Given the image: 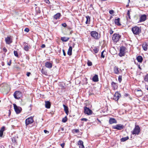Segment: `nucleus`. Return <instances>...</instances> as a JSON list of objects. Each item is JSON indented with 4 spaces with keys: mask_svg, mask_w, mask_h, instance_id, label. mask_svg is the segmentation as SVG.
Returning <instances> with one entry per match:
<instances>
[{
    "mask_svg": "<svg viewBox=\"0 0 148 148\" xmlns=\"http://www.w3.org/2000/svg\"><path fill=\"white\" fill-rule=\"evenodd\" d=\"M129 138L128 136H127L125 137H124L121 138V142H124L127 140H128Z\"/></svg>",
    "mask_w": 148,
    "mask_h": 148,
    "instance_id": "obj_29",
    "label": "nucleus"
},
{
    "mask_svg": "<svg viewBox=\"0 0 148 148\" xmlns=\"http://www.w3.org/2000/svg\"><path fill=\"white\" fill-rule=\"evenodd\" d=\"M136 91L137 92H138V91L141 92L142 91L141 90H138V89L136 90Z\"/></svg>",
    "mask_w": 148,
    "mask_h": 148,
    "instance_id": "obj_57",
    "label": "nucleus"
},
{
    "mask_svg": "<svg viewBox=\"0 0 148 148\" xmlns=\"http://www.w3.org/2000/svg\"><path fill=\"white\" fill-rule=\"evenodd\" d=\"M121 37V35L119 34L115 33L113 34L112 39L114 42H117L119 40Z\"/></svg>",
    "mask_w": 148,
    "mask_h": 148,
    "instance_id": "obj_3",
    "label": "nucleus"
},
{
    "mask_svg": "<svg viewBox=\"0 0 148 148\" xmlns=\"http://www.w3.org/2000/svg\"><path fill=\"white\" fill-rule=\"evenodd\" d=\"M111 85L113 89L114 90L117 88V86L116 83L112 82L111 83Z\"/></svg>",
    "mask_w": 148,
    "mask_h": 148,
    "instance_id": "obj_25",
    "label": "nucleus"
},
{
    "mask_svg": "<svg viewBox=\"0 0 148 148\" xmlns=\"http://www.w3.org/2000/svg\"><path fill=\"white\" fill-rule=\"evenodd\" d=\"M84 113L88 115H90L92 114V111L89 108L85 106L84 107Z\"/></svg>",
    "mask_w": 148,
    "mask_h": 148,
    "instance_id": "obj_8",
    "label": "nucleus"
},
{
    "mask_svg": "<svg viewBox=\"0 0 148 148\" xmlns=\"http://www.w3.org/2000/svg\"><path fill=\"white\" fill-rule=\"evenodd\" d=\"M62 51H63V55H64V56H66V53H65L64 50V49H63L62 50Z\"/></svg>",
    "mask_w": 148,
    "mask_h": 148,
    "instance_id": "obj_48",
    "label": "nucleus"
},
{
    "mask_svg": "<svg viewBox=\"0 0 148 148\" xmlns=\"http://www.w3.org/2000/svg\"><path fill=\"white\" fill-rule=\"evenodd\" d=\"M52 64L49 62H47L45 63V66L49 69H50L52 68Z\"/></svg>",
    "mask_w": 148,
    "mask_h": 148,
    "instance_id": "obj_16",
    "label": "nucleus"
},
{
    "mask_svg": "<svg viewBox=\"0 0 148 148\" xmlns=\"http://www.w3.org/2000/svg\"><path fill=\"white\" fill-rule=\"evenodd\" d=\"M121 96V94L118 92H116L114 95L113 99L115 101H117Z\"/></svg>",
    "mask_w": 148,
    "mask_h": 148,
    "instance_id": "obj_11",
    "label": "nucleus"
},
{
    "mask_svg": "<svg viewBox=\"0 0 148 148\" xmlns=\"http://www.w3.org/2000/svg\"><path fill=\"white\" fill-rule=\"evenodd\" d=\"M79 148H85L83 145V142L82 140H79L77 143Z\"/></svg>",
    "mask_w": 148,
    "mask_h": 148,
    "instance_id": "obj_15",
    "label": "nucleus"
},
{
    "mask_svg": "<svg viewBox=\"0 0 148 148\" xmlns=\"http://www.w3.org/2000/svg\"><path fill=\"white\" fill-rule=\"evenodd\" d=\"M92 80L94 82H98L99 81L98 75L95 74L92 77Z\"/></svg>",
    "mask_w": 148,
    "mask_h": 148,
    "instance_id": "obj_20",
    "label": "nucleus"
},
{
    "mask_svg": "<svg viewBox=\"0 0 148 148\" xmlns=\"http://www.w3.org/2000/svg\"><path fill=\"white\" fill-rule=\"evenodd\" d=\"M14 110L17 114L20 113L22 110V108L20 107L17 106L15 104H13Z\"/></svg>",
    "mask_w": 148,
    "mask_h": 148,
    "instance_id": "obj_10",
    "label": "nucleus"
},
{
    "mask_svg": "<svg viewBox=\"0 0 148 148\" xmlns=\"http://www.w3.org/2000/svg\"><path fill=\"white\" fill-rule=\"evenodd\" d=\"M132 30L134 34L138 35L141 32V30L139 27L135 26L132 28Z\"/></svg>",
    "mask_w": 148,
    "mask_h": 148,
    "instance_id": "obj_2",
    "label": "nucleus"
},
{
    "mask_svg": "<svg viewBox=\"0 0 148 148\" xmlns=\"http://www.w3.org/2000/svg\"><path fill=\"white\" fill-rule=\"evenodd\" d=\"M12 60H10L9 62H8L7 64L8 65L10 66V65L11 63Z\"/></svg>",
    "mask_w": 148,
    "mask_h": 148,
    "instance_id": "obj_45",
    "label": "nucleus"
},
{
    "mask_svg": "<svg viewBox=\"0 0 148 148\" xmlns=\"http://www.w3.org/2000/svg\"><path fill=\"white\" fill-rule=\"evenodd\" d=\"M30 74H31V73L30 72H27L26 75L27 76L29 77V76Z\"/></svg>",
    "mask_w": 148,
    "mask_h": 148,
    "instance_id": "obj_52",
    "label": "nucleus"
},
{
    "mask_svg": "<svg viewBox=\"0 0 148 148\" xmlns=\"http://www.w3.org/2000/svg\"><path fill=\"white\" fill-rule=\"evenodd\" d=\"M72 47L71 46H70L68 49L67 54L69 56H71L72 55Z\"/></svg>",
    "mask_w": 148,
    "mask_h": 148,
    "instance_id": "obj_26",
    "label": "nucleus"
},
{
    "mask_svg": "<svg viewBox=\"0 0 148 148\" xmlns=\"http://www.w3.org/2000/svg\"><path fill=\"white\" fill-rule=\"evenodd\" d=\"M45 1L47 3H50L49 0H45Z\"/></svg>",
    "mask_w": 148,
    "mask_h": 148,
    "instance_id": "obj_49",
    "label": "nucleus"
},
{
    "mask_svg": "<svg viewBox=\"0 0 148 148\" xmlns=\"http://www.w3.org/2000/svg\"><path fill=\"white\" fill-rule=\"evenodd\" d=\"M140 132V128L138 125H136L133 130L132 132V134L133 135H138Z\"/></svg>",
    "mask_w": 148,
    "mask_h": 148,
    "instance_id": "obj_5",
    "label": "nucleus"
},
{
    "mask_svg": "<svg viewBox=\"0 0 148 148\" xmlns=\"http://www.w3.org/2000/svg\"><path fill=\"white\" fill-rule=\"evenodd\" d=\"M69 39V38L65 37H62L61 38V40L63 42H66L68 41Z\"/></svg>",
    "mask_w": 148,
    "mask_h": 148,
    "instance_id": "obj_28",
    "label": "nucleus"
},
{
    "mask_svg": "<svg viewBox=\"0 0 148 148\" xmlns=\"http://www.w3.org/2000/svg\"><path fill=\"white\" fill-rule=\"evenodd\" d=\"M24 49L26 51H28L29 47L27 45H25L24 47Z\"/></svg>",
    "mask_w": 148,
    "mask_h": 148,
    "instance_id": "obj_34",
    "label": "nucleus"
},
{
    "mask_svg": "<svg viewBox=\"0 0 148 148\" xmlns=\"http://www.w3.org/2000/svg\"><path fill=\"white\" fill-rule=\"evenodd\" d=\"M110 33L111 34H112L113 33V31L111 29L110 30Z\"/></svg>",
    "mask_w": 148,
    "mask_h": 148,
    "instance_id": "obj_51",
    "label": "nucleus"
},
{
    "mask_svg": "<svg viewBox=\"0 0 148 148\" xmlns=\"http://www.w3.org/2000/svg\"><path fill=\"white\" fill-rule=\"evenodd\" d=\"M125 96H128V95L127 94H125Z\"/></svg>",
    "mask_w": 148,
    "mask_h": 148,
    "instance_id": "obj_60",
    "label": "nucleus"
},
{
    "mask_svg": "<svg viewBox=\"0 0 148 148\" xmlns=\"http://www.w3.org/2000/svg\"><path fill=\"white\" fill-rule=\"evenodd\" d=\"M64 143L62 144L61 145V146L62 147V148H63L64 147Z\"/></svg>",
    "mask_w": 148,
    "mask_h": 148,
    "instance_id": "obj_56",
    "label": "nucleus"
},
{
    "mask_svg": "<svg viewBox=\"0 0 148 148\" xmlns=\"http://www.w3.org/2000/svg\"><path fill=\"white\" fill-rule=\"evenodd\" d=\"M45 107L47 108H49L51 106V103L48 101H46L45 102Z\"/></svg>",
    "mask_w": 148,
    "mask_h": 148,
    "instance_id": "obj_21",
    "label": "nucleus"
},
{
    "mask_svg": "<svg viewBox=\"0 0 148 148\" xmlns=\"http://www.w3.org/2000/svg\"><path fill=\"white\" fill-rule=\"evenodd\" d=\"M5 127L4 126L2 127L0 130V131L3 132L5 130Z\"/></svg>",
    "mask_w": 148,
    "mask_h": 148,
    "instance_id": "obj_39",
    "label": "nucleus"
},
{
    "mask_svg": "<svg viewBox=\"0 0 148 148\" xmlns=\"http://www.w3.org/2000/svg\"><path fill=\"white\" fill-rule=\"evenodd\" d=\"M101 1H106V0H101Z\"/></svg>",
    "mask_w": 148,
    "mask_h": 148,
    "instance_id": "obj_62",
    "label": "nucleus"
},
{
    "mask_svg": "<svg viewBox=\"0 0 148 148\" xmlns=\"http://www.w3.org/2000/svg\"><path fill=\"white\" fill-rule=\"evenodd\" d=\"M124 128V126L121 124H117L116 125L113 126L112 128L117 129L118 130H121Z\"/></svg>",
    "mask_w": 148,
    "mask_h": 148,
    "instance_id": "obj_9",
    "label": "nucleus"
},
{
    "mask_svg": "<svg viewBox=\"0 0 148 148\" xmlns=\"http://www.w3.org/2000/svg\"><path fill=\"white\" fill-rule=\"evenodd\" d=\"M109 12L110 14H112L114 12V11L113 10H110L109 11Z\"/></svg>",
    "mask_w": 148,
    "mask_h": 148,
    "instance_id": "obj_43",
    "label": "nucleus"
},
{
    "mask_svg": "<svg viewBox=\"0 0 148 148\" xmlns=\"http://www.w3.org/2000/svg\"><path fill=\"white\" fill-rule=\"evenodd\" d=\"M87 64L89 66H91L92 65V63L91 62L88 60L87 62Z\"/></svg>",
    "mask_w": 148,
    "mask_h": 148,
    "instance_id": "obj_37",
    "label": "nucleus"
},
{
    "mask_svg": "<svg viewBox=\"0 0 148 148\" xmlns=\"http://www.w3.org/2000/svg\"><path fill=\"white\" fill-rule=\"evenodd\" d=\"M1 102V100H0V102Z\"/></svg>",
    "mask_w": 148,
    "mask_h": 148,
    "instance_id": "obj_64",
    "label": "nucleus"
},
{
    "mask_svg": "<svg viewBox=\"0 0 148 148\" xmlns=\"http://www.w3.org/2000/svg\"><path fill=\"white\" fill-rule=\"evenodd\" d=\"M138 66L139 69H140V70H141L142 69L141 68L140 64H138Z\"/></svg>",
    "mask_w": 148,
    "mask_h": 148,
    "instance_id": "obj_54",
    "label": "nucleus"
},
{
    "mask_svg": "<svg viewBox=\"0 0 148 148\" xmlns=\"http://www.w3.org/2000/svg\"><path fill=\"white\" fill-rule=\"evenodd\" d=\"M104 51H103L101 52V57L103 58H104L105 57L104 55L103 54V53L104 52Z\"/></svg>",
    "mask_w": 148,
    "mask_h": 148,
    "instance_id": "obj_40",
    "label": "nucleus"
},
{
    "mask_svg": "<svg viewBox=\"0 0 148 148\" xmlns=\"http://www.w3.org/2000/svg\"><path fill=\"white\" fill-rule=\"evenodd\" d=\"M120 19L119 18H115L114 20V22L115 24L118 26H120L121 24L120 23Z\"/></svg>",
    "mask_w": 148,
    "mask_h": 148,
    "instance_id": "obj_14",
    "label": "nucleus"
},
{
    "mask_svg": "<svg viewBox=\"0 0 148 148\" xmlns=\"http://www.w3.org/2000/svg\"><path fill=\"white\" fill-rule=\"evenodd\" d=\"M86 24H89L90 23V17L88 16H86Z\"/></svg>",
    "mask_w": 148,
    "mask_h": 148,
    "instance_id": "obj_27",
    "label": "nucleus"
},
{
    "mask_svg": "<svg viewBox=\"0 0 148 148\" xmlns=\"http://www.w3.org/2000/svg\"><path fill=\"white\" fill-rule=\"evenodd\" d=\"M3 134V132L0 131V137H2Z\"/></svg>",
    "mask_w": 148,
    "mask_h": 148,
    "instance_id": "obj_50",
    "label": "nucleus"
},
{
    "mask_svg": "<svg viewBox=\"0 0 148 148\" xmlns=\"http://www.w3.org/2000/svg\"><path fill=\"white\" fill-rule=\"evenodd\" d=\"M64 128H61V130L62 131H64Z\"/></svg>",
    "mask_w": 148,
    "mask_h": 148,
    "instance_id": "obj_58",
    "label": "nucleus"
},
{
    "mask_svg": "<svg viewBox=\"0 0 148 148\" xmlns=\"http://www.w3.org/2000/svg\"><path fill=\"white\" fill-rule=\"evenodd\" d=\"M26 1V2H29V0H25Z\"/></svg>",
    "mask_w": 148,
    "mask_h": 148,
    "instance_id": "obj_61",
    "label": "nucleus"
},
{
    "mask_svg": "<svg viewBox=\"0 0 148 148\" xmlns=\"http://www.w3.org/2000/svg\"><path fill=\"white\" fill-rule=\"evenodd\" d=\"M67 121V119L66 116L63 118L62 120V122L63 123H65Z\"/></svg>",
    "mask_w": 148,
    "mask_h": 148,
    "instance_id": "obj_33",
    "label": "nucleus"
},
{
    "mask_svg": "<svg viewBox=\"0 0 148 148\" xmlns=\"http://www.w3.org/2000/svg\"><path fill=\"white\" fill-rule=\"evenodd\" d=\"M109 122V123L110 124L116 123H117V121L115 119L112 118H111L110 119Z\"/></svg>",
    "mask_w": 148,
    "mask_h": 148,
    "instance_id": "obj_17",
    "label": "nucleus"
},
{
    "mask_svg": "<svg viewBox=\"0 0 148 148\" xmlns=\"http://www.w3.org/2000/svg\"><path fill=\"white\" fill-rule=\"evenodd\" d=\"M136 59L140 63H141L143 60L142 57L140 56H138L136 57Z\"/></svg>",
    "mask_w": 148,
    "mask_h": 148,
    "instance_id": "obj_22",
    "label": "nucleus"
},
{
    "mask_svg": "<svg viewBox=\"0 0 148 148\" xmlns=\"http://www.w3.org/2000/svg\"><path fill=\"white\" fill-rule=\"evenodd\" d=\"M81 120L82 121H87L88 119H87L86 118H83L82 119H81Z\"/></svg>",
    "mask_w": 148,
    "mask_h": 148,
    "instance_id": "obj_44",
    "label": "nucleus"
},
{
    "mask_svg": "<svg viewBox=\"0 0 148 148\" xmlns=\"http://www.w3.org/2000/svg\"><path fill=\"white\" fill-rule=\"evenodd\" d=\"M128 1H129V2L130 1V0H128Z\"/></svg>",
    "mask_w": 148,
    "mask_h": 148,
    "instance_id": "obj_63",
    "label": "nucleus"
},
{
    "mask_svg": "<svg viewBox=\"0 0 148 148\" xmlns=\"http://www.w3.org/2000/svg\"><path fill=\"white\" fill-rule=\"evenodd\" d=\"M44 132L45 133H49V132L48 131L46 130H44Z\"/></svg>",
    "mask_w": 148,
    "mask_h": 148,
    "instance_id": "obj_55",
    "label": "nucleus"
},
{
    "mask_svg": "<svg viewBox=\"0 0 148 148\" xmlns=\"http://www.w3.org/2000/svg\"><path fill=\"white\" fill-rule=\"evenodd\" d=\"M61 16V14L60 13H58L56 14L53 16V18L56 20L59 18Z\"/></svg>",
    "mask_w": 148,
    "mask_h": 148,
    "instance_id": "obj_18",
    "label": "nucleus"
},
{
    "mask_svg": "<svg viewBox=\"0 0 148 148\" xmlns=\"http://www.w3.org/2000/svg\"><path fill=\"white\" fill-rule=\"evenodd\" d=\"M22 96V94L19 91H16L14 94V97L16 99H19Z\"/></svg>",
    "mask_w": 148,
    "mask_h": 148,
    "instance_id": "obj_7",
    "label": "nucleus"
},
{
    "mask_svg": "<svg viewBox=\"0 0 148 148\" xmlns=\"http://www.w3.org/2000/svg\"><path fill=\"white\" fill-rule=\"evenodd\" d=\"M118 81L120 83L122 81V76L121 75H119V76Z\"/></svg>",
    "mask_w": 148,
    "mask_h": 148,
    "instance_id": "obj_38",
    "label": "nucleus"
},
{
    "mask_svg": "<svg viewBox=\"0 0 148 148\" xmlns=\"http://www.w3.org/2000/svg\"><path fill=\"white\" fill-rule=\"evenodd\" d=\"M114 73L118 74L119 73V68L117 66H115L114 68Z\"/></svg>",
    "mask_w": 148,
    "mask_h": 148,
    "instance_id": "obj_23",
    "label": "nucleus"
},
{
    "mask_svg": "<svg viewBox=\"0 0 148 148\" xmlns=\"http://www.w3.org/2000/svg\"><path fill=\"white\" fill-rule=\"evenodd\" d=\"M10 113H11V112L10 111V110H9V115H10Z\"/></svg>",
    "mask_w": 148,
    "mask_h": 148,
    "instance_id": "obj_59",
    "label": "nucleus"
},
{
    "mask_svg": "<svg viewBox=\"0 0 148 148\" xmlns=\"http://www.w3.org/2000/svg\"><path fill=\"white\" fill-rule=\"evenodd\" d=\"M14 56L16 57H18V54L17 52L16 51H14Z\"/></svg>",
    "mask_w": 148,
    "mask_h": 148,
    "instance_id": "obj_36",
    "label": "nucleus"
},
{
    "mask_svg": "<svg viewBox=\"0 0 148 148\" xmlns=\"http://www.w3.org/2000/svg\"><path fill=\"white\" fill-rule=\"evenodd\" d=\"M45 47V44H42L41 46V47L42 48H44Z\"/></svg>",
    "mask_w": 148,
    "mask_h": 148,
    "instance_id": "obj_53",
    "label": "nucleus"
},
{
    "mask_svg": "<svg viewBox=\"0 0 148 148\" xmlns=\"http://www.w3.org/2000/svg\"><path fill=\"white\" fill-rule=\"evenodd\" d=\"M63 106L64 108V110L66 113L67 115L69 112L68 110V108L67 106H66L64 104L63 105Z\"/></svg>",
    "mask_w": 148,
    "mask_h": 148,
    "instance_id": "obj_24",
    "label": "nucleus"
},
{
    "mask_svg": "<svg viewBox=\"0 0 148 148\" xmlns=\"http://www.w3.org/2000/svg\"><path fill=\"white\" fill-rule=\"evenodd\" d=\"M41 72L43 74L45 75H47V72L43 69H42L41 70Z\"/></svg>",
    "mask_w": 148,
    "mask_h": 148,
    "instance_id": "obj_31",
    "label": "nucleus"
},
{
    "mask_svg": "<svg viewBox=\"0 0 148 148\" xmlns=\"http://www.w3.org/2000/svg\"><path fill=\"white\" fill-rule=\"evenodd\" d=\"M126 49V48L125 47L122 46L120 47L119 50V55L120 57H122L124 56L125 55V51Z\"/></svg>",
    "mask_w": 148,
    "mask_h": 148,
    "instance_id": "obj_6",
    "label": "nucleus"
},
{
    "mask_svg": "<svg viewBox=\"0 0 148 148\" xmlns=\"http://www.w3.org/2000/svg\"><path fill=\"white\" fill-rule=\"evenodd\" d=\"M127 15L128 16L129 18L130 19V12L129 10L127 12Z\"/></svg>",
    "mask_w": 148,
    "mask_h": 148,
    "instance_id": "obj_41",
    "label": "nucleus"
},
{
    "mask_svg": "<svg viewBox=\"0 0 148 148\" xmlns=\"http://www.w3.org/2000/svg\"><path fill=\"white\" fill-rule=\"evenodd\" d=\"M145 81L148 82V74H147L144 78Z\"/></svg>",
    "mask_w": 148,
    "mask_h": 148,
    "instance_id": "obj_32",
    "label": "nucleus"
},
{
    "mask_svg": "<svg viewBox=\"0 0 148 148\" xmlns=\"http://www.w3.org/2000/svg\"><path fill=\"white\" fill-rule=\"evenodd\" d=\"M79 132V130L78 129H75L73 130V132L74 133H77Z\"/></svg>",
    "mask_w": 148,
    "mask_h": 148,
    "instance_id": "obj_35",
    "label": "nucleus"
},
{
    "mask_svg": "<svg viewBox=\"0 0 148 148\" xmlns=\"http://www.w3.org/2000/svg\"><path fill=\"white\" fill-rule=\"evenodd\" d=\"M90 34L92 38L96 40H98L100 38V35H99V33L95 31H91L90 33Z\"/></svg>",
    "mask_w": 148,
    "mask_h": 148,
    "instance_id": "obj_1",
    "label": "nucleus"
},
{
    "mask_svg": "<svg viewBox=\"0 0 148 148\" xmlns=\"http://www.w3.org/2000/svg\"><path fill=\"white\" fill-rule=\"evenodd\" d=\"M93 50L95 53H97L99 50L98 48L96 47H94Z\"/></svg>",
    "mask_w": 148,
    "mask_h": 148,
    "instance_id": "obj_30",
    "label": "nucleus"
},
{
    "mask_svg": "<svg viewBox=\"0 0 148 148\" xmlns=\"http://www.w3.org/2000/svg\"><path fill=\"white\" fill-rule=\"evenodd\" d=\"M7 49L5 47H4L3 48V51L5 52H7Z\"/></svg>",
    "mask_w": 148,
    "mask_h": 148,
    "instance_id": "obj_47",
    "label": "nucleus"
},
{
    "mask_svg": "<svg viewBox=\"0 0 148 148\" xmlns=\"http://www.w3.org/2000/svg\"><path fill=\"white\" fill-rule=\"evenodd\" d=\"M147 18V16L145 14H143L141 16L140 18L139 21L140 22L144 21L146 20Z\"/></svg>",
    "mask_w": 148,
    "mask_h": 148,
    "instance_id": "obj_13",
    "label": "nucleus"
},
{
    "mask_svg": "<svg viewBox=\"0 0 148 148\" xmlns=\"http://www.w3.org/2000/svg\"><path fill=\"white\" fill-rule=\"evenodd\" d=\"M5 41L6 44H10L12 42V39L11 38L10 36H8L5 38Z\"/></svg>",
    "mask_w": 148,
    "mask_h": 148,
    "instance_id": "obj_12",
    "label": "nucleus"
},
{
    "mask_svg": "<svg viewBox=\"0 0 148 148\" xmlns=\"http://www.w3.org/2000/svg\"><path fill=\"white\" fill-rule=\"evenodd\" d=\"M62 25L64 27H65L67 26V25L66 23H63L62 24Z\"/></svg>",
    "mask_w": 148,
    "mask_h": 148,
    "instance_id": "obj_46",
    "label": "nucleus"
},
{
    "mask_svg": "<svg viewBox=\"0 0 148 148\" xmlns=\"http://www.w3.org/2000/svg\"><path fill=\"white\" fill-rule=\"evenodd\" d=\"M34 119L33 117L30 116L25 119V123L26 125V127L27 126V125L29 124L32 123L34 122Z\"/></svg>",
    "mask_w": 148,
    "mask_h": 148,
    "instance_id": "obj_4",
    "label": "nucleus"
},
{
    "mask_svg": "<svg viewBox=\"0 0 148 148\" xmlns=\"http://www.w3.org/2000/svg\"><path fill=\"white\" fill-rule=\"evenodd\" d=\"M24 31L27 32H28L29 31V28H26L24 30Z\"/></svg>",
    "mask_w": 148,
    "mask_h": 148,
    "instance_id": "obj_42",
    "label": "nucleus"
},
{
    "mask_svg": "<svg viewBox=\"0 0 148 148\" xmlns=\"http://www.w3.org/2000/svg\"><path fill=\"white\" fill-rule=\"evenodd\" d=\"M143 48L145 51H147V49L148 45L147 43L145 42L143 44Z\"/></svg>",
    "mask_w": 148,
    "mask_h": 148,
    "instance_id": "obj_19",
    "label": "nucleus"
}]
</instances>
